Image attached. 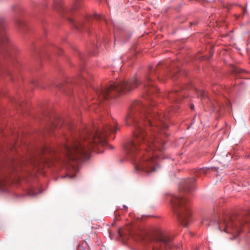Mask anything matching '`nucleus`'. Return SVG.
I'll use <instances>...</instances> for the list:
<instances>
[{
    "instance_id": "obj_27",
    "label": "nucleus",
    "mask_w": 250,
    "mask_h": 250,
    "mask_svg": "<svg viewBox=\"0 0 250 250\" xmlns=\"http://www.w3.org/2000/svg\"><path fill=\"white\" fill-rule=\"evenodd\" d=\"M110 147H111V149H113V148L112 146H111Z\"/></svg>"
},
{
    "instance_id": "obj_15",
    "label": "nucleus",
    "mask_w": 250,
    "mask_h": 250,
    "mask_svg": "<svg viewBox=\"0 0 250 250\" xmlns=\"http://www.w3.org/2000/svg\"><path fill=\"white\" fill-rule=\"evenodd\" d=\"M43 151H44V153L50 152L54 154L56 153L55 150L50 147H46L44 148V149Z\"/></svg>"
},
{
    "instance_id": "obj_7",
    "label": "nucleus",
    "mask_w": 250,
    "mask_h": 250,
    "mask_svg": "<svg viewBox=\"0 0 250 250\" xmlns=\"http://www.w3.org/2000/svg\"><path fill=\"white\" fill-rule=\"evenodd\" d=\"M155 240L157 244L153 250H171L172 249L173 245L171 239L161 230L157 232Z\"/></svg>"
},
{
    "instance_id": "obj_12",
    "label": "nucleus",
    "mask_w": 250,
    "mask_h": 250,
    "mask_svg": "<svg viewBox=\"0 0 250 250\" xmlns=\"http://www.w3.org/2000/svg\"><path fill=\"white\" fill-rule=\"evenodd\" d=\"M70 22L72 24L73 27L76 29H80L83 26H84V24L83 22H76L72 19H69Z\"/></svg>"
},
{
    "instance_id": "obj_1",
    "label": "nucleus",
    "mask_w": 250,
    "mask_h": 250,
    "mask_svg": "<svg viewBox=\"0 0 250 250\" xmlns=\"http://www.w3.org/2000/svg\"><path fill=\"white\" fill-rule=\"evenodd\" d=\"M157 76L156 68L150 66L148 73L145 76L143 83L140 82L137 76L127 81H119L110 83L105 87L93 88L96 94L95 98L99 104L103 101L107 100L112 93L128 92L143 83L146 89V98L151 102V105L146 106L139 101H135L131 105L125 118L126 125H132L135 129L134 139L126 143L124 146L125 154L137 153L143 151L139 147L140 145L146 147L145 152L159 151L162 152L165 148L164 141L159 138L157 131L163 130L165 136H168L166 130L168 127L166 122L169 117L167 112L162 114L156 108H151L155 105L151 95L153 92H157L159 89L155 85L152 77Z\"/></svg>"
},
{
    "instance_id": "obj_21",
    "label": "nucleus",
    "mask_w": 250,
    "mask_h": 250,
    "mask_svg": "<svg viewBox=\"0 0 250 250\" xmlns=\"http://www.w3.org/2000/svg\"><path fill=\"white\" fill-rule=\"evenodd\" d=\"M30 194H31V195L33 196H36L37 195V193H36V194H31V193H30Z\"/></svg>"
},
{
    "instance_id": "obj_26",
    "label": "nucleus",
    "mask_w": 250,
    "mask_h": 250,
    "mask_svg": "<svg viewBox=\"0 0 250 250\" xmlns=\"http://www.w3.org/2000/svg\"><path fill=\"white\" fill-rule=\"evenodd\" d=\"M79 96L80 97H79L80 98H81V99L82 98L81 97V95H79Z\"/></svg>"
},
{
    "instance_id": "obj_6",
    "label": "nucleus",
    "mask_w": 250,
    "mask_h": 250,
    "mask_svg": "<svg viewBox=\"0 0 250 250\" xmlns=\"http://www.w3.org/2000/svg\"><path fill=\"white\" fill-rule=\"evenodd\" d=\"M10 44V40L7 37L4 22L2 19H0V54L4 56L5 53H8V49L6 47V44ZM10 76L11 72L6 68L0 67V76Z\"/></svg>"
},
{
    "instance_id": "obj_24",
    "label": "nucleus",
    "mask_w": 250,
    "mask_h": 250,
    "mask_svg": "<svg viewBox=\"0 0 250 250\" xmlns=\"http://www.w3.org/2000/svg\"><path fill=\"white\" fill-rule=\"evenodd\" d=\"M161 62H159V63L157 65H160V64H161Z\"/></svg>"
},
{
    "instance_id": "obj_4",
    "label": "nucleus",
    "mask_w": 250,
    "mask_h": 250,
    "mask_svg": "<svg viewBox=\"0 0 250 250\" xmlns=\"http://www.w3.org/2000/svg\"><path fill=\"white\" fill-rule=\"evenodd\" d=\"M159 151L145 152L141 151L137 153L125 154L135 166L138 171H141L146 174L158 171L160 167L158 161L160 158Z\"/></svg>"
},
{
    "instance_id": "obj_19",
    "label": "nucleus",
    "mask_w": 250,
    "mask_h": 250,
    "mask_svg": "<svg viewBox=\"0 0 250 250\" xmlns=\"http://www.w3.org/2000/svg\"><path fill=\"white\" fill-rule=\"evenodd\" d=\"M56 86L57 87H58V88H59V89H61L62 88V87H63V85H62V84H60L59 85H56Z\"/></svg>"
},
{
    "instance_id": "obj_8",
    "label": "nucleus",
    "mask_w": 250,
    "mask_h": 250,
    "mask_svg": "<svg viewBox=\"0 0 250 250\" xmlns=\"http://www.w3.org/2000/svg\"><path fill=\"white\" fill-rule=\"evenodd\" d=\"M195 178L185 179L180 186V190L184 193H190L194 190L193 184L196 182Z\"/></svg>"
},
{
    "instance_id": "obj_17",
    "label": "nucleus",
    "mask_w": 250,
    "mask_h": 250,
    "mask_svg": "<svg viewBox=\"0 0 250 250\" xmlns=\"http://www.w3.org/2000/svg\"><path fill=\"white\" fill-rule=\"evenodd\" d=\"M67 176H68L70 178H74L75 177V174H71V173H70V174H67Z\"/></svg>"
},
{
    "instance_id": "obj_10",
    "label": "nucleus",
    "mask_w": 250,
    "mask_h": 250,
    "mask_svg": "<svg viewBox=\"0 0 250 250\" xmlns=\"http://www.w3.org/2000/svg\"><path fill=\"white\" fill-rule=\"evenodd\" d=\"M181 92V91L180 92L177 90L172 91L168 93L167 98L171 103L178 102L182 97V94Z\"/></svg>"
},
{
    "instance_id": "obj_5",
    "label": "nucleus",
    "mask_w": 250,
    "mask_h": 250,
    "mask_svg": "<svg viewBox=\"0 0 250 250\" xmlns=\"http://www.w3.org/2000/svg\"><path fill=\"white\" fill-rule=\"evenodd\" d=\"M171 202L179 222L184 227H187L191 221V212L188 205V199L185 195H174Z\"/></svg>"
},
{
    "instance_id": "obj_16",
    "label": "nucleus",
    "mask_w": 250,
    "mask_h": 250,
    "mask_svg": "<svg viewBox=\"0 0 250 250\" xmlns=\"http://www.w3.org/2000/svg\"><path fill=\"white\" fill-rule=\"evenodd\" d=\"M198 94L200 95L202 98H204L206 95L205 91L200 90L198 92Z\"/></svg>"
},
{
    "instance_id": "obj_9",
    "label": "nucleus",
    "mask_w": 250,
    "mask_h": 250,
    "mask_svg": "<svg viewBox=\"0 0 250 250\" xmlns=\"http://www.w3.org/2000/svg\"><path fill=\"white\" fill-rule=\"evenodd\" d=\"M86 75L91 77L87 72H83L82 74L78 75L72 81H71L70 83L73 84L81 85V86H83V85L84 87L87 88L88 86V83H89V80L86 78Z\"/></svg>"
},
{
    "instance_id": "obj_18",
    "label": "nucleus",
    "mask_w": 250,
    "mask_h": 250,
    "mask_svg": "<svg viewBox=\"0 0 250 250\" xmlns=\"http://www.w3.org/2000/svg\"><path fill=\"white\" fill-rule=\"evenodd\" d=\"M82 88H83V89H82V92L83 93L82 94H83V95L84 96V97H86L87 96V95H86V93H85V90H84V88H83V87Z\"/></svg>"
},
{
    "instance_id": "obj_20",
    "label": "nucleus",
    "mask_w": 250,
    "mask_h": 250,
    "mask_svg": "<svg viewBox=\"0 0 250 250\" xmlns=\"http://www.w3.org/2000/svg\"><path fill=\"white\" fill-rule=\"evenodd\" d=\"M190 108H191L192 110V109H193V108H194V105H191V106H190Z\"/></svg>"
},
{
    "instance_id": "obj_13",
    "label": "nucleus",
    "mask_w": 250,
    "mask_h": 250,
    "mask_svg": "<svg viewBox=\"0 0 250 250\" xmlns=\"http://www.w3.org/2000/svg\"><path fill=\"white\" fill-rule=\"evenodd\" d=\"M94 18L104 21L106 23L108 24L106 19L103 15L95 14L94 15Z\"/></svg>"
},
{
    "instance_id": "obj_25",
    "label": "nucleus",
    "mask_w": 250,
    "mask_h": 250,
    "mask_svg": "<svg viewBox=\"0 0 250 250\" xmlns=\"http://www.w3.org/2000/svg\"><path fill=\"white\" fill-rule=\"evenodd\" d=\"M124 208H127V207H126V206H124Z\"/></svg>"
},
{
    "instance_id": "obj_14",
    "label": "nucleus",
    "mask_w": 250,
    "mask_h": 250,
    "mask_svg": "<svg viewBox=\"0 0 250 250\" xmlns=\"http://www.w3.org/2000/svg\"><path fill=\"white\" fill-rule=\"evenodd\" d=\"M16 23L17 24V25H18L19 26H25L26 24L25 22L24 21H23L21 20H20V19L17 20L16 21Z\"/></svg>"
},
{
    "instance_id": "obj_3",
    "label": "nucleus",
    "mask_w": 250,
    "mask_h": 250,
    "mask_svg": "<svg viewBox=\"0 0 250 250\" xmlns=\"http://www.w3.org/2000/svg\"><path fill=\"white\" fill-rule=\"evenodd\" d=\"M202 224L207 226H214L221 231L231 234L232 240L243 232H250V218L246 214H224L219 222L209 218L204 219Z\"/></svg>"
},
{
    "instance_id": "obj_22",
    "label": "nucleus",
    "mask_w": 250,
    "mask_h": 250,
    "mask_svg": "<svg viewBox=\"0 0 250 250\" xmlns=\"http://www.w3.org/2000/svg\"><path fill=\"white\" fill-rule=\"evenodd\" d=\"M2 183H0V188H1V186H2Z\"/></svg>"
},
{
    "instance_id": "obj_23",
    "label": "nucleus",
    "mask_w": 250,
    "mask_h": 250,
    "mask_svg": "<svg viewBox=\"0 0 250 250\" xmlns=\"http://www.w3.org/2000/svg\"><path fill=\"white\" fill-rule=\"evenodd\" d=\"M72 127H73L72 125H70V128L71 129H72Z\"/></svg>"
},
{
    "instance_id": "obj_2",
    "label": "nucleus",
    "mask_w": 250,
    "mask_h": 250,
    "mask_svg": "<svg viewBox=\"0 0 250 250\" xmlns=\"http://www.w3.org/2000/svg\"><path fill=\"white\" fill-rule=\"evenodd\" d=\"M101 122L102 126H85L84 130L79 133L78 137L73 138L62 144L60 151L65 162L70 163V168L74 172L78 170L77 166L73 163H77L79 160H88L90 157L92 149H95L99 146H106L107 144V135L117 131L116 121H113V125L104 121V119Z\"/></svg>"
},
{
    "instance_id": "obj_11",
    "label": "nucleus",
    "mask_w": 250,
    "mask_h": 250,
    "mask_svg": "<svg viewBox=\"0 0 250 250\" xmlns=\"http://www.w3.org/2000/svg\"><path fill=\"white\" fill-rule=\"evenodd\" d=\"M209 169H214L215 171H217L218 169L217 167H203L199 169H198L197 171V175L199 176L202 174H206Z\"/></svg>"
},
{
    "instance_id": "obj_28",
    "label": "nucleus",
    "mask_w": 250,
    "mask_h": 250,
    "mask_svg": "<svg viewBox=\"0 0 250 250\" xmlns=\"http://www.w3.org/2000/svg\"><path fill=\"white\" fill-rule=\"evenodd\" d=\"M244 12H245L246 11V9L244 10Z\"/></svg>"
}]
</instances>
